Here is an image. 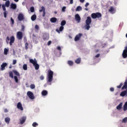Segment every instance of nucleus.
Segmentation results:
<instances>
[{
  "mask_svg": "<svg viewBox=\"0 0 127 127\" xmlns=\"http://www.w3.org/2000/svg\"><path fill=\"white\" fill-rule=\"evenodd\" d=\"M48 74V78H47V83H50V85H51V82L53 81V75L54 72L51 70V69H49Z\"/></svg>",
  "mask_w": 127,
  "mask_h": 127,
  "instance_id": "obj_1",
  "label": "nucleus"
},
{
  "mask_svg": "<svg viewBox=\"0 0 127 127\" xmlns=\"http://www.w3.org/2000/svg\"><path fill=\"white\" fill-rule=\"evenodd\" d=\"M15 40V39L14 38V36H12L10 37L9 39V37L7 36L6 38V42L7 43V44H9V45H10V46H11V45H12V43H14V41Z\"/></svg>",
  "mask_w": 127,
  "mask_h": 127,
  "instance_id": "obj_2",
  "label": "nucleus"
},
{
  "mask_svg": "<svg viewBox=\"0 0 127 127\" xmlns=\"http://www.w3.org/2000/svg\"><path fill=\"white\" fill-rule=\"evenodd\" d=\"M85 27L87 30H89L90 28H91V26H90V24L92 23V19L91 18V17L88 16L87 17V19L85 21Z\"/></svg>",
  "mask_w": 127,
  "mask_h": 127,
  "instance_id": "obj_3",
  "label": "nucleus"
},
{
  "mask_svg": "<svg viewBox=\"0 0 127 127\" xmlns=\"http://www.w3.org/2000/svg\"><path fill=\"white\" fill-rule=\"evenodd\" d=\"M91 16L93 19H96V18H100V17H102V14L100 12L93 13L91 14Z\"/></svg>",
  "mask_w": 127,
  "mask_h": 127,
  "instance_id": "obj_4",
  "label": "nucleus"
},
{
  "mask_svg": "<svg viewBox=\"0 0 127 127\" xmlns=\"http://www.w3.org/2000/svg\"><path fill=\"white\" fill-rule=\"evenodd\" d=\"M16 37L18 40H22L23 37V34L22 33V32L21 31L17 32L16 34Z\"/></svg>",
  "mask_w": 127,
  "mask_h": 127,
  "instance_id": "obj_5",
  "label": "nucleus"
},
{
  "mask_svg": "<svg viewBox=\"0 0 127 127\" xmlns=\"http://www.w3.org/2000/svg\"><path fill=\"white\" fill-rule=\"evenodd\" d=\"M27 96L31 100H34L35 99V97H34V95L33 94V93L31 91H28L27 92Z\"/></svg>",
  "mask_w": 127,
  "mask_h": 127,
  "instance_id": "obj_6",
  "label": "nucleus"
},
{
  "mask_svg": "<svg viewBox=\"0 0 127 127\" xmlns=\"http://www.w3.org/2000/svg\"><path fill=\"white\" fill-rule=\"evenodd\" d=\"M17 18L19 21H22V20H24V15L20 13L18 15Z\"/></svg>",
  "mask_w": 127,
  "mask_h": 127,
  "instance_id": "obj_7",
  "label": "nucleus"
},
{
  "mask_svg": "<svg viewBox=\"0 0 127 127\" xmlns=\"http://www.w3.org/2000/svg\"><path fill=\"white\" fill-rule=\"evenodd\" d=\"M122 56L123 58H127V46L125 47V50L123 51V53L122 54Z\"/></svg>",
  "mask_w": 127,
  "mask_h": 127,
  "instance_id": "obj_8",
  "label": "nucleus"
},
{
  "mask_svg": "<svg viewBox=\"0 0 127 127\" xmlns=\"http://www.w3.org/2000/svg\"><path fill=\"white\" fill-rule=\"evenodd\" d=\"M43 12V15L42 16L43 17H44V16H45V7L43 6H42L41 8V9L39 10V12L41 13Z\"/></svg>",
  "mask_w": 127,
  "mask_h": 127,
  "instance_id": "obj_9",
  "label": "nucleus"
},
{
  "mask_svg": "<svg viewBox=\"0 0 127 127\" xmlns=\"http://www.w3.org/2000/svg\"><path fill=\"white\" fill-rule=\"evenodd\" d=\"M19 121L20 125H23V124H24V123H25V121H26V117L24 116L21 117L19 119Z\"/></svg>",
  "mask_w": 127,
  "mask_h": 127,
  "instance_id": "obj_10",
  "label": "nucleus"
},
{
  "mask_svg": "<svg viewBox=\"0 0 127 127\" xmlns=\"http://www.w3.org/2000/svg\"><path fill=\"white\" fill-rule=\"evenodd\" d=\"M82 35H83V34H82L81 33H79L78 35H76L74 38V41H78L80 40V39L81 38V37H82Z\"/></svg>",
  "mask_w": 127,
  "mask_h": 127,
  "instance_id": "obj_11",
  "label": "nucleus"
},
{
  "mask_svg": "<svg viewBox=\"0 0 127 127\" xmlns=\"http://www.w3.org/2000/svg\"><path fill=\"white\" fill-rule=\"evenodd\" d=\"M75 19L78 23L81 21V17L79 15V14H76L75 15Z\"/></svg>",
  "mask_w": 127,
  "mask_h": 127,
  "instance_id": "obj_12",
  "label": "nucleus"
},
{
  "mask_svg": "<svg viewBox=\"0 0 127 127\" xmlns=\"http://www.w3.org/2000/svg\"><path fill=\"white\" fill-rule=\"evenodd\" d=\"M42 37L44 41H46V40H48V39H49V36L47 34H43Z\"/></svg>",
  "mask_w": 127,
  "mask_h": 127,
  "instance_id": "obj_13",
  "label": "nucleus"
},
{
  "mask_svg": "<svg viewBox=\"0 0 127 127\" xmlns=\"http://www.w3.org/2000/svg\"><path fill=\"white\" fill-rule=\"evenodd\" d=\"M17 108L19 110H20V111H23V107H22V104H21V103L18 102L17 104Z\"/></svg>",
  "mask_w": 127,
  "mask_h": 127,
  "instance_id": "obj_14",
  "label": "nucleus"
},
{
  "mask_svg": "<svg viewBox=\"0 0 127 127\" xmlns=\"http://www.w3.org/2000/svg\"><path fill=\"white\" fill-rule=\"evenodd\" d=\"M7 66V64L6 63H3L1 65V71H3V70H5V67Z\"/></svg>",
  "mask_w": 127,
  "mask_h": 127,
  "instance_id": "obj_15",
  "label": "nucleus"
},
{
  "mask_svg": "<svg viewBox=\"0 0 127 127\" xmlns=\"http://www.w3.org/2000/svg\"><path fill=\"white\" fill-rule=\"evenodd\" d=\"M29 62L30 63H31V64H33V65H35L37 62V61H36V59H34V60L32 59H29Z\"/></svg>",
  "mask_w": 127,
  "mask_h": 127,
  "instance_id": "obj_16",
  "label": "nucleus"
},
{
  "mask_svg": "<svg viewBox=\"0 0 127 127\" xmlns=\"http://www.w3.org/2000/svg\"><path fill=\"white\" fill-rule=\"evenodd\" d=\"M64 30V27H63V26H61L60 27L59 29H57L56 30V31H57V32H58V33H60V31L61 32V31H63Z\"/></svg>",
  "mask_w": 127,
  "mask_h": 127,
  "instance_id": "obj_17",
  "label": "nucleus"
},
{
  "mask_svg": "<svg viewBox=\"0 0 127 127\" xmlns=\"http://www.w3.org/2000/svg\"><path fill=\"white\" fill-rule=\"evenodd\" d=\"M10 8L12 9H16V4L13 3H11Z\"/></svg>",
  "mask_w": 127,
  "mask_h": 127,
  "instance_id": "obj_18",
  "label": "nucleus"
},
{
  "mask_svg": "<svg viewBox=\"0 0 127 127\" xmlns=\"http://www.w3.org/2000/svg\"><path fill=\"white\" fill-rule=\"evenodd\" d=\"M123 107V103H120V104L117 106L116 109L117 110H118L119 111L121 110L122 109V108Z\"/></svg>",
  "mask_w": 127,
  "mask_h": 127,
  "instance_id": "obj_19",
  "label": "nucleus"
},
{
  "mask_svg": "<svg viewBox=\"0 0 127 127\" xmlns=\"http://www.w3.org/2000/svg\"><path fill=\"white\" fill-rule=\"evenodd\" d=\"M125 89H127V79L126 80L124 86L122 87V89L125 90Z\"/></svg>",
  "mask_w": 127,
  "mask_h": 127,
  "instance_id": "obj_20",
  "label": "nucleus"
},
{
  "mask_svg": "<svg viewBox=\"0 0 127 127\" xmlns=\"http://www.w3.org/2000/svg\"><path fill=\"white\" fill-rule=\"evenodd\" d=\"M4 121L5 123L8 125L9 124V122H10V118H9V117H6L4 119Z\"/></svg>",
  "mask_w": 127,
  "mask_h": 127,
  "instance_id": "obj_21",
  "label": "nucleus"
},
{
  "mask_svg": "<svg viewBox=\"0 0 127 127\" xmlns=\"http://www.w3.org/2000/svg\"><path fill=\"white\" fill-rule=\"evenodd\" d=\"M50 21L53 23H55V22H56V21H57V18H56V17H52L50 19Z\"/></svg>",
  "mask_w": 127,
  "mask_h": 127,
  "instance_id": "obj_22",
  "label": "nucleus"
},
{
  "mask_svg": "<svg viewBox=\"0 0 127 127\" xmlns=\"http://www.w3.org/2000/svg\"><path fill=\"white\" fill-rule=\"evenodd\" d=\"M75 63H76V64H80L81 63V59H80V58H78L76 60H75Z\"/></svg>",
  "mask_w": 127,
  "mask_h": 127,
  "instance_id": "obj_23",
  "label": "nucleus"
},
{
  "mask_svg": "<svg viewBox=\"0 0 127 127\" xmlns=\"http://www.w3.org/2000/svg\"><path fill=\"white\" fill-rule=\"evenodd\" d=\"M33 66L35 67V70H38V69H39V64H37V62L36 64H34Z\"/></svg>",
  "mask_w": 127,
  "mask_h": 127,
  "instance_id": "obj_24",
  "label": "nucleus"
},
{
  "mask_svg": "<svg viewBox=\"0 0 127 127\" xmlns=\"http://www.w3.org/2000/svg\"><path fill=\"white\" fill-rule=\"evenodd\" d=\"M67 64L69 65V66H73V65H74V62H73L72 61H68Z\"/></svg>",
  "mask_w": 127,
  "mask_h": 127,
  "instance_id": "obj_25",
  "label": "nucleus"
},
{
  "mask_svg": "<svg viewBox=\"0 0 127 127\" xmlns=\"http://www.w3.org/2000/svg\"><path fill=\"white\" fill-rule=\"evenodd\" d=\"M48 94V92L47 90H43L42 92V96H47V95Z\"/></svg>",
  "mask_w": 127,
  "mask_h": 127,
  "instance_id": "obj_26",
  "label": "nucleus"
},
{
  "mask_svg": "<svg viewBox=\"0 0 127 127\" xmlns=\"http://www.w3.org/2000/svg\"><path fill=\"white\" fill-rule=\"evenodd\" d=\"M31 19L32 21H34L36 19V15L34 14L31 17Z\"/></svg>",
  "mask_w": 127,
  "mask_h": 127,
  "instance_id": "obj_27",
  "label": "nucleus"
},
{
  "mask_svg": "<svg viewBox=\"0 0 127 127\" xmlns=\"http://www.w3.org/2000/svg\"><path fill=\"white\" fill-rule=\"evenodd\" d=\"M13 73H14V75H16V76H20L19 72H18L17 71L15 70H12Z\"/></svg>",
  "mask_w": 127,
  "mask_h": 127,
  "instance_id": "obj_28",
  "label": "nucleus"
},
{
  "mask_svg": "<svg viewBox=\"0 0 127 127\" xmlns=\"http://www.w3.org/2000/svg\"><path fill=\"white\" fill-rule=\"evenodd\" d=\"M123 110L124 111H126L127 110V102H126L125 103V104H124V105L123 106Z\"/></svg>",
  "mask_w": 127,
  "mask_h": 127,
  "instance_id": "obj_29",
  "label": "nucleus"
},
{
  "mask_svg": "<svg viewBox=\"0 0 127 127\" xmlns=\"http://www.w3.org/2000/svg\"><path fill=\"white\" fill-rule=\"evenodd\" d=\"M109 11L111 12V13H113V12L115 11V8H114L113 6H111L109 9Z\"/></svg>",
  "mask_w": 127,
  "mask_h": 127,
  "instance_id": "obj_30",
  "label": "nucleus"
},
{
  "mask_svg": "<svg viewBox=\"0 0 127 127\" xmlns=\"http://www.w3.org/2000/svg\"><path fill=\"white\" fill-rule=\"evenodd\" d=\"M10 3L9 0H7L5 3V6H6V7H9Z\"/></svg>",
  "mask_w": 127,
  "mask_h": 127,
  "instance_id": "obj_31",
  "label": "nucleus"
},
{
  "mask_svg": "<svg viewBox=\"0 0 127 127\" xmlns=\"http://www.w3.org/2000/svg\"><path fill=\"white\" fill-rule=\"evenodd\" d=\"M76 11H80V10H82V7L80 6H78L76 8Z\"/></svg>",
  "mask_w": 127,
  "mask_h": 127,
  "instance_id": "obj_32",
  "label": "nucleus"
},
{
  "mask_svg": "<svg viewBox=\"0 0 127 127\" xmlns=\"http://www.w3.org/2000/svg\"><path fill=\"white\" fill-rule=\"evenodd\" d=\"M65 24H66V21H65V20L62 21V22L61 23V26H64V25H65Z\"/></svg>",
  "mask_w": 127,
  "mask_h": 127,
  "instance_id": "obj_33",
  "label": "nucleus"
},
{
  "mask_svg": "<svg viewBox=\"0 0 127 127\" xmlns=\"http://www.w3.org/2000/svg\"><path fill=\"white\" fill-rule=\"evenodd\" d=\"M9 76L10 78H12V79H13V73H12V71H10L9 72Z\"/></svg>",
  "mask_w": 127,
  "mask_h": 127,
  "instance_id": "obj_34",
  "label": "nucleus"
},
{
  "mask_svg": "<svg viewBox=\"0 0 127 127\" xmlns=\"http://www.w3.org/2000/svg\"><path fill=\"white\" fill-rule=\"evenodd\" d=\"M23 70H27V64H23Z\"/></svg>",
  "mask_w": 127,
  "mask_h": 127,
  "instance_id": "obj_35",
  "label": "nucleus"
},
{
  "mask_svg": "<svg viewBox=\"0 0 127 127\" xmlns=\"http://www.w3.org/2000/svg\"><path fill=\"white\" fill-rule=\"evenodd\" d=\"M7 52H8V50L6 48L4 49V54L5 55H7Z\"/></svg>",
  "mask_w": 127,
  "mask_h": 127,
  "instance_id": "obj_36",
  "label": "nucleus"
},
{
  "mask_svg": "<svg viewBox=\"0 0 127 127\" xmlns=\"http://www.w3.org/2000/svg\"><path fill=\"white\" fill-rule=\"evenodd\" d=\"M10 23H11L12 25H13L14 24V20L12 17L10 18Z\"/></svg>",
  "mask_w": 127,
  "mask_h": 127,
  "instance_id": "obj_37",
  "label": "nucleus"
},
{
  "mask_svg": "<svg viewBox=\"0 0 127 127\" xmlns=\"http://www.w3.org/2000/svg\"><path fill=\"white\" fill-rule=\"evenodd\" d=\"M25 49L27 50L28 49V43L26 42L25 44Z\"/></svg>",
  "mask_w": 127,
  "mask_h": 127,
  "instance_id": "obj_38",
  "label": "nucleus"
},
{
  "mask_svg": "<svg viewBox=\"0 0 127 127\" xmlns=\"http://www.w3.org/2000/svg\"><path fill=\"white\" fill-rule=\"evenodd\" d=\"M37 126H38V124H37L36 122H34L32 124V127H36Z\"/></svg>",
  "mask_w": 127,
  "mask_h": 127,
  "instance_id": "obj_39",
  "label": "nucleus"
},
{
  "mask_svg": "<svg viewBox=\"0 0 127 127\" xmlns=\"http://www.w3.org/2000/svg\"><path fill=\"white\" fill-rule=\"evenodd\" d=\"M122 123H124L125 124L126 123H127V117H126V118H125L124 119H123Z\"/></svg>",
  "mask_w": 127,
  "mask_h": 127,
  "instance_id": "obj_40",
  "label": "nucleus"
},
{
  "mask_svg": "<svg viewBox=\"0 0 127 127\" xmlns=\"http://www.w3.org/2000/svg\"><path fill=\"white\" fill-rule=\"evenodd\" d=\"M30 87L32 89H35V85H34V84H32L30 85Z\"/></svg>",
  "mask_w": 127,
  "mask_h": 127,
  "instance_id": "obj_41",
  "label": "nucleus"
},
{
  "mask_svg": "<svg viewBox=\"0 0 127 127\" xmlns=\"http://www.w3.org/2000/svg\"><path fill=\"white\" fill-rule=\"evenodd\" d=\"M30 10L31 12H34V7L33 6L31 7L30 8Z\"/></svg>",
  "mask_w": 127,
  "mask_h": 127,
  "instance_id": "obj_42",
  "label": "nucleus"
},
{
  "mask_svg": "<svg viewBox=\"0 0 127 127\" xmlns=\"http://www.w3.org/2000/svg\"><path fill=\"white\" fill-rule=\"evenodd\" d=\"M2 8L3 11H5V10H6V9L5 8V5L4 4L2 5Z\"/></svg>",
  "mask_w": 127,
  "mask_h": 127,
  "instance_id": "obj_43",
  "label": "nucleus"
},
{
  "mask_svg": "<svg viewBox=\"0 0 127 127\" xmlns=\"http://www.w3.org/2000/svg\"><path fill=\"white\" fill-rule=\"evenodd\" d=\"M14 80L15 81V82L17 83L18 82V78H17V76H14Z\"/></svg>",
  "mask_w": 127,
  "mask_h": 127,
  "instance_id": "obj_44",
  "label": "nucleus"
},
{
  "mask_svg": "<svg viewBox=\"0 0 127 127\" xmlns=\"http://www.w3.org/2000/svg\"><path fill=\"white\" fill-rule=\"evenodd\" d=\"M122 86H123V83H120V84L117 86L118 89H121L122 88Z\"/></svg>",
  "mask_w": 127,
  "mask_h": 127,
  "instance_id": "obj_45",
  "label": "nucleus"
},
{
  "mask_svg": "<svg viewBox=\"0 0 127 127\" xmlns=\"http://www.w3.org/2000/svg\"><path fill=\"white\" fill-rule=\"evenodd\" d=\"M3 14H4V17L5 18H6L7 13H6V11H5L4 12Z\"/></svg>",
  "mask_w": 127,
  "mask_h": 127,
  "instance_id": "obj_46",
  "label": "nucleus"
},
{
  "mask_svg": "<svg viewBox=\"0 0 127 127\" xmlns=\"http://www.w3.org/2000/svg\"><path fill=\"white\" fill-rule=\"evenodd\" d=\"M110 90L111 92H114L115 91V88H114V87H111L110 88Z\"/></svg>",
  "mask_w": 127,
  "mask_h": 127,
  "instance_id": "obj_47",
  "label": "nucleus"
},
{
  "mask_svg": "<svg viewBox=\"0 0 127 127\" xmlns=\"http://www.w3.org/2000/svg\"><path fill=\"white\" fill-rule=\"evenodd\" d=\"M21 31H24V26H23V25L21 26Z\"/></svg>",
  "mask_w": 127,
  "mask_h": 127,
  "instance_id": "obj_48",
  "label": "nucleus"
},
{
  "mask_svg": "<svg viewBox=\"0 0 127 127\" xmlns=\"http://www.w3.org/2000/svg\"><path fill=\"white\" fill-rule=\"evenodd\" d=\"M66 9L65 6H63L62 8V11L65 12V10Z\"/></svg>",
  "mask_w": 127,
  "mask_h": 127,
  "instance_id": "obj_49",
  "label": "nucleus"
},
{
  "mask_svg": "<svg viewBox=\"0 0 127 127\" xmlns=\"http://www.w3.org/2000/svg\"><path fill=\"white\" fill-rule=\"evenodd\" d=\"M16 64V60H13V65H15Z\"/></svg>",
  "mask_w": 127,
  "mask_h": 127,
  "instance_id": "obj_50",
  "label": "nucleus"
},
{
  "mask_svg": "<svg viewBox=\"0 0 127 127\" xmlns=\"http://www.w3.org/2000/svg\"><path fill=\"white\" fill-rule=\"evenodd\" d=\"M35 28L37 30L39 29V26H38V25H36L35 26Z\"/></svg>",
  "mask_w": 127,
  "mask_h": 127,
  "instance_id": "obj_51",
  "label": "nucleus"
},
{
  "mask_svg": "<svg viewBox=\"0 0 127 127\" xmlns=\"http://www.w3.org/2000/svg\"><path fill=\"white\" fill-rule=\"evenodd\" d=\"M40 80H44V76L43 75H41L40 77Z\"/></svg>",
  "mask_w": 127,
  "mask_h": 127,
  "instance_id": "obj_52",
  "label": "nucleus"
},
{
  "mask_svg": "<svg viewBox=\"0 0 127 127\" xmlns=\"http://www.w3.org/2000/svg\"><path fill=\"white\" fill-rule=\"evenodd\" d=\"M8 110H7V109H5L4 110V113H8Z\"/></svg>",
  "mask_w": 127,
  "mask_h": 127,
  "instance_id": "obj_53",
  "label": "nucleus"
},
{
  "mask_svg": "<svg viewBox=\"0 0 127 127\" xmlns=\"http://www.w3.org/2000/svg\"><path fill=\"white\" fill-rule=\"evenodd\" d=\"M96 58H99L100 57V54H98L97 55L95 56Z\"/></svg>",
  "mask_w": 127,
  "mask_h": 127,
  "instance_id": "obj_54",
  "label": "nucleus"
},
{
  "mask_svg": "<svg viewBox=\"0 0 127 127\" xmlns=\"http://www.w3.org/2000/svg\"><path fill=\"white\" fill-rule=\"evenodd\" d=\"M70 0L69 3L70 4H73V0Z\"/></svg>",
  "mask_w": 127,
  "mask_h": 127,
  "instance_id": "obj_55",
  "label": "nucleus"
},
{
  "mask_svg": "<svg viewBox=\"0 0 127 127\" xmlns=\"http://www.w3.org/2000/svg\"><path fill=\"white\" fill-rule=\"evenodd\" d=\"M52 43V42L51 41H49L48 42V45L49 46Z\"/></svg>",
  "mask_w": 127,
  "mask_h": 127,
  "instance_id": "obj_56",
  "label": "nucleus"
},
{
  "mask_svg": "<svg viewBox=\"0 0 127 127\" xmlns=\"http://www.w3.org/2000/svg\"><path fill=\"white\" fill-rule=\"evenodd\" d=\"M88 5H89V3L87 2L85 5V7H88Z\"/></svg>",
  "mask_w": 127,
  "mask_h": 127,
  "instance_id": "obj_57",
  "label": "nucleus"
},
{
  "mask_svg": "<svg viewBox=\"0 0 127 127\" xmlns=\"http://www.w3.org/2000/svg\"><path fill=\"white\" fill-rule=\"evenodd\" d=\"M57 49H58V50L61 51V47H60V46H58L57 47Z\"/></svg>",
  "mask_w": 127,
  "mask_h": 127,
  "instance_id": "obj_58",
  "label": "nucleus"
},
{
  "mask_svg": "<svg viewBox=\"0 0 127 127\" xmlns=\"http://www.w3.org/2000/svg\"><path fill=\"white\" fill-rule=\"evenodd\" d=\"M79 1H80V2L83 3L85 1V0H79Z\"/></svg>",
  "mask_w": 127,
  "mask_h": 127,
  "instance_id": "obj_59",
  "label": "nucleus"
},
{
  "mask_svg": "<svg viewBox=\"0 0 127 127\" xmlns=\"http://www.w3.org/2000/svg\"><path fill=\"white\" fill-rule=\"evenodd\" d=\"M18 0H14V1H15L16 2H18Z\"/></svg>",
  "mask_w": 127,
  "mask_h": 127,
  "instance_id": "obj_60",
  "label": "nucleus"
},
{
  "mask_svg": "<svg viewBox=\"0 0 127 127\" xmlns=\"http://www.w3.org/2000/svg\"><path fill=\"white\" fill-rule=\"evenodd\" d=\"M99 52V50H97V51H96V52Z\"/></svg>",
  "mask_w": 127,
  "mask_h": 127,
  "instance_id": "obj_61",
  "label": "nucleus"
},
{
  "mask_svg": "<svg viewBox=\"0 0 127 127\" xmlns=\"http://www.w3.org/2000/svg\"><path fill=\"white\" fill-rule=\"evenodd\" d=\"M85 10H88V8H85Z\"/></svg>",
  "mask_w": 127,
  "mask_h": 127,
  "instance_id": "obj_62",
  "label": "nucleus"
},
{
  "mask_svg": "<svg viewBox=\"0 0 127 127\" xmlns=\"http://www.w3.org/2000/svg\"><path fill=\"white\" fill-rule=\"evenodd\" d=\"M126 37L127 38V33L126 35Z\"/></svg>",
  "mask_w": 127,
  "mask_h": 127,
  "instance_id": "obj_63",
  "label": "nucleus"
},
{
  "mask_svg": "<svg viewBox=\"0 0 127 127\" xmlns=\"http://www.w3.org/2000/svg\"><path fill=\"white\" fill-rule=\"evenodd\" d=\"M4 1H6L7 0H3Z\"/></svg>",
  "mask_w": 127,
  "mask_h": 127,
  "instance_id": "obj_64",
  "label": "nucleus"
}]
</instances>
